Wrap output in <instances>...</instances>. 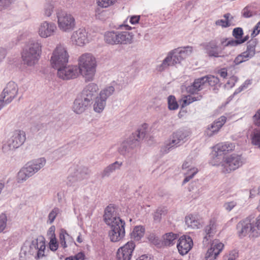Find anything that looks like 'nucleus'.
Segmentation results:
<instances>
[{
  "label": "nucleus",
  "instance_id": "obj_51",
  "mask_svg": "<svg viewBox=\"0 0 260 260\" xmlns=\"http://www.w3.org/2000/svg\"><path fill=\"white\" fill-rule=\"evenodd\" d=\"M237 205V202L235 201L228 202L224 204V208L228 211H231Z\"/></svg>",
  "mask_w": 260,
  "mask_h": 260
},
{
  "label": "nucleus",
  "instance_id": "obj_61",
  "mask_svg": "<svg viewBox=\"0 0 260 260\" xmlns=\"http://www.w3.org/2000/svg\"><path fill=\"white\" fill-rule=\"evenodd\" d=\"M260 32V22H259L254 27L253 31L251 34L252 37H255Z\"/></svg>",
  "mask_w": 260,
  "mask_h": 260
},
{
  "label": "nucleus",
  "instance_id": "obj_64",
  "mask_svg": "<svg viewBox=\"0 0 260 260\" xmlns=\"http://www.w3.org/2000/svg\"><path fill=\"white\" fill-rule=\"evenodd\" d=\"M255 194H260V186L258 188H253L250 191V197L252 198Z\"/></svg>",
  "mask_w": 260,
  "mask_h": 260
},
{
  "label": "nucleus",
  "instance_id": "obj_35",
  "mask_svg": "<svg viewBox=\"0 0 260 260\" xmlns=\"http://www.w3.org/2000/svg\"><path fill=\"white\" fill-rule=\"evenodd\" d=\"M168 213L166 207H159L153 214V219L156 222H160L162 216H165Z\"/></svg>",
  "mask_w": 260,
  "mask_h": 260
},
{
  "label": "nucleus",
  "instance_id": "obj_48",
  "mask_svg": "<svg viewBox=\"0 0 260 260\" xmlns=\"http://www.w3.org/2000/svg\"><path fill=\"white\" fill-rule=\"evenodd\" d=\"M7 216L5 214L0 215V233L3 232L6 226Z\"/></svg>",
  "mask_w": 260,
  "mask_h": 260
},
{
  "label": "nucleus",
  "instance_id": "obj_26",
  "mask_svg": "<svg viewBox=\"0 0 260 260\" xmlns=\"http://www.w3.org/2000/svg\"><path fill=\"white\" fill-rule=\"evenodd\" d=\"M185 223L188 228L192 229H198L202 226L201 221L196 216L192 214L185 217Z\"/></svg>",
  "mask_w": 260,
  "mask_h": 260
},
{
  "label": "nucleus",
  "instance_id": "obj_13",
  "mask_svg": "<svg viewBox=\"0 0 260 260\" xmlns=\"http://www.w3.org/2000/svg\"><path fill=\"white\" fill-rule=\"evenodd\" d=\"M223 247V243L217 239L214 240L205 254V260H216Z\"/></svg>",
  "mask_w": 260,
  "mask_h": 260
},
{
  "label": "nucleus",
  "instance_id": "obj_8",
  "mask_svg": "<svg viewBox=\"0 0 260 260\" xmlns=\"http://www.w3.org/2000/svg\"><path fill=\"white\" fill-rule=\"evenodd\" d=\"M57 24L59 28L62 31H69L74 28L75 20L70 14L65 12L57 13Z\"/></svg>",
  "mask_w": 260,
  "mask_h": 260
},
{
  "label": "nucleus",
  "instance_id": "obj_10",
  "mask_svg": "<svg viewBox=\"0 0 260 260\" xmlns=\"http://www.w3.org/2000/svg\"><path fill=\"white\" fill-rule=\"evenodd\" d=\"M237 229L239 236L243 237L247 234L250 233L253 237H257V232L254 224V221L250 219L246 218L239 222Z\"/></svg>",
  "mask_w": 260,
  "mask_h": 260
},
{
  "label": "nucleus",
  "instance_id": "obj_30",
  "mask_svg": "<svg viewBox=\"0 0 260 260\" xmlns=\"http://www.w3.org/2000/svg\"><path fill=\"white\" fill-rule=\"evenodd\" d=\"M202 98V96L200 95L198 96H192L191 95H184L180 101L181 107H185L192 102L199 101Z\"/></svg>",
  "mask_w": 260,
  "mask_h": 260
},
{
  "label": "nucleus",
  "instance_id": "obj_43",
  "mask_svg": "<svg viewBox=\"0 0 260 260\" xmlns=\"http://www.w3.org/2000/svg\"><path fill=\"white\" fill-rule=\"evenodd\" d=\"M238 256V252L235 250H233L232 251H230L229 253L225 254L223 257V259L236 260Z\"/></svg>",
  "mask_w": 260,
  "mask_h": 260
},
{
  "label": "nucleus",
  "instance_id": "obj_50",
  "mask_svg": "<svg viewBox=\"0 0 260 260\" xmlns=\"http://www.w3.org/2000/svg\"><path fill=\"white\" fill-rule=\"evenodd\" d=\"M190 171L192 172V174L191 175H185L186 176L185 179L183 181V184L188 182L191 179H192L194 176L198 173V169H191Z\"/></svg>",
  "mask_w": 260,
  "mask_h": 260
},
{
  "label": "nucleus",
  "instance_id": "obj_40",
  "mask_svg": "<svg viewBox=\"0 0 260 260\" xmlns=\"http://www.w3.org/2000/svg\"><path fill=\"white\" fill-rule=\"evenodd\" d=\"M203 78H205L204 80V84L208 83L209 85L211 86H215L219 83V79L212 75H209L207 76L203 77Z\"/></svg>",
  "mask_w": 260,
  "mask_h": 260
},
{
  "label": "nucleus",
  "instance_id": "obj_11",
  "mask_svg": "<svg viewBox=\"0 0 260 260\" xmlns=\"http://www.w3.org/2000/svg\"><path fill=\"white\" fill-rule=\"evenodd\" d=\"M114 91V87L113 86H109L101 91L99 96L96 98L93 106L94 110L95 112L100 113L103 110L106 105L107 98L111 95Z\"/></svg>",
  "mask_w": 260,
  "mask_h": 260
},
{
  "label": "nucleus",
  "instance_id": "obj_4",
  "mask_svg": "<svg viewBox=\"0 0 260 260\" xmlns=\"http://www.w3.org/2000/svg\"><path fill=\"white\" fill-rule=\"evenodd\" d=\"M45 247V243L44 241L35 239L32 240L31 243H25L23 245L20 254L27 255L37 254L38 258H40L44 255Z\"/></svg>",
  "mask_w": 260,
  "mask_h": 260
},
{
  "label": "nucleus",
  "instance_id": "obj_24",
  "mask_svg": "<svg viewBox=\"0 0 260 260\" xmlns=\"http://www.w3.org/2000/svg\"><path fill=\"white\" fill-rule=\"evenodd\" d=\"M204 80L205 78H200L194 80L192 84L187 87V92L193 94L203 89L205 86Z\"/></svg>",
  "mask_w": 260,
  "mask_h": 260
},
{
  "label": "nucleus",
  "instance_id": "obj_37",
  "mask_svg": "<svg viewBox=\"0 0 260 260\" xmlns=\"http://www.w3.org/2000/svg\"><path fill=\"white\" fill-rule=\"evenodd\" d=\"M177 52L180 55L182 59L190 55L192 52V47L187 46L182 48H177Z\"/></svg>",
  "mask_w": 260,
  "mask_h": 260
},
{
  "label": "nucleus",
  "instance_id": "obj_7",
  "mask_svg": "<svg viewBox=\"0 0 260 260\" xmlns=\"http://www.w3.org/2000/svg\"><path fill=\"white\" fill-rule=\"evenodd\" d=\"M25 140V134L23 131H15L11 137L3 145V150L6 152L20 146Z\"/></svg>",
  "mask_w": 260,
  "mask_h": 260
},
{
  "label": "nucleus",
  "instance_id": "obj_45",
  "mask_svg": "<svg viewBox=\"0 0 260 260\" xmlns=\"http://www.w3.org/2000/svg\"><path fill=\"white\" fill-rule=\"evenodd\" d=\"M60 213L59 209L57 208H54L49 214L48 215V222L50 224L52 223L54 219H55L56 216Z\"/></svg>",
  "mask_w": 260,
  "mask_h": 260
},
{
  "label": "nucleus",
  "instance_id": "obj_16",
  "mask_svg": "<svg viewBox=\"0 0 260 260\" xmlns=\"http://www.w3.org/2000/svg\"><path fill=\"white\" fill-rule=\"evenodd\" d=\"M57 27L54 23L44 21L40 25L38 32L41 37L46 38L53 35Z\"/></svg>",
  "mask_w": 260,
  "mask_h": 260
},
{
  "label": "nucleus",
  "instance_id": "obj_36",
  "mask_svg": "<svg viewBox=\"0 0 260 260\" xmlns=\"http://www.w3.org/2000/svg\"><path fill=\"white\" fill-rule=\"evenodd\" d=\"M121 164H111L109 165L103 172L102 177L103 178L108 177L116 169H119Z\"/></svg>",
  "mask_w": 260,
  "mask_h": 260
},
{
  "label": "nucleus",
  "instance_id": "obj_18",
  "mask_svg": "<svg viewBox=\"0 0 260 260\" xmlns=\"http://www.w3.org/2000/svg\"><path fill=\"white\" fill-rule=\"evenodd\" d=\"M71 41L73 44L83 46L88 43L87 32L84 28H80L74 32L71 37Z\"/></svg>",
  "mask_w": 260,
  "mask_h": 260
},
{
  "label": "nucleus",
  "instance_id": "obj_34",
  "mask_svg": "<svg viewBox=\"0 0 260 260\" xmlns=\"http://www.w3.org/2000/svg\"><path fill=\"white\" fill-rule=\"evenodd\" d=\"M257 42L255 40H251L248 42L247 49L244 53L246 55L248 56L249 58L252 57L255 54V47Z\"/></svg>",
  "mask_w": 260,
  "mask_h": 260
},
{
  "label": "nucleus",
  "instance_id": "obj_52",
  "mask_svg": "<svg viewBox=\"0 0 260 260\" xmlns=\"http://www.w3.org/2000/svg\"><path fill=\"white\" fill-rule=\"evenodd\" d=\"M215 24L217 26H221L222 27H227L230 26L231 23L229 20L220 19L216 21Z\"/></svg>",
  "mask_w": 260,
  "mask_h": 260
},
{
  "label": "nucleus",
  "instance_id": "obj_9",
  "mask_svg": "<svg viewBox=\"0 0 260 260\" xmlns=\"http://www.w3.org/2000/svg\"><path fill=\"white\" fill-rule=\"evenodd\" d=\"M43 166V164H26L18 173L16 179L17 182L20 183L25 181Z\"/></svg>",
  "mask_w": 260,
  "mask_h": 260
},
{
  "label": "nucleus",
  "instance_id": "obj_54",
  "mask_svg": "<svg viewBox=\"0 0 260 260\" xmlns=\"http://www.w3.org/2000/svg\"><path fill=\"white\" fill-rule=\"evenodd\" d=\"M206 50L211 49H217V43L215 41H212L207 43L205 46Z\"/></svg>",
  "mask_w": 260,
  "mask_h": 260
},
{
  "label": "nucleus",
  "instance_id": "obj_41",
  "mask_svg": "<svg viewBox=\"0 0 260 260\" xmlns=\"http://www.w3.org/2000/svg\"><path fill=\"white\" fill-rule=\"evenodd\" d=\"M168 108L170 110H175L178 108V104L176 98L173 95H170L168 98Z\"/></svg>",
  "mask_w": 260,
  "mask_h": 260
},
{
  "label": "nucleus",
  "instance_id": "obj_62",
  "mask_svg": "<svg viewBox=\"0 0 260 260\" xmlns=\"http://www.w3.org/2000/svg\"><path fill=\"white\" fill-rule=\"evenodd\" d=\"M140 16L135 15L130 17L129 22L132 24H136L138 23L140 20Z\"/></svg>",
  "mask_w": 260,
  "mask_h": 260
},
{
  "label": "nucleus",
  "instance_id": "obj_17",
  "mask_svg": "<svg viewBox=\"0 0 260 260\" xmlns=\"http://www.w3.org/2000/svg\"><path fill=\"white\" fill-rule=\"evenodd\" d=\"M235 148V145L233 143L229 142L220 143L213 147V155L215 156L224 155L233 151Z\"/></svg>",
  "mask_w": 260,
  "mask_h": 260
},
{
  "label": "nucleus",
  "instance_id": "obj_22",
  "mask_svg": "<svg viewBox=\"0 0 260 260\" xmlns=\"http://www.w3.org/2000/svg\"><path fill=\"white\" fill-rule=\"evenodd\" d=\"M216 222L214 219L210 220L209 223L207 225L204 230L205 236L203 239V244H208L210 238L213 236L216 231Z\"/></svg>",
  "mask_w": 260,
  "mask_h": 260
},
{
  "label": "nucleus",
  "instance_id": "obj_42",
  "mask_svg": "<svg viewBox=\"0 0 260 260\" xmlns=\"http://www.w3.org/2000/svg\"><path fill=\"white\" fill-rule=\"evenodd\" d=\"M246 53L244 52L241 54L238 55L234 60V63L235 64L238 65L242 63L243 62L246 61L250 59L248 56L246 55Z\"/></svg>",
  "mask_w": 260,
  "mask_h": 260
},
{
  "label": "nucleus",
  "instance_id": "obj_57",
  "mask_svg": "<svg viewBox=\"0 0 260 260\" xmlns=\"http://www.w3.org/2000/svg\"><path fill=\"white\" fill-rule=\"evenodd\" d=\"M10 103V102H7V98H5L3 94H0V110Z\"/></svg>",
  "mask_w": 260,
  "mask_h": 260
},
{
  "label": "nucleus",
  "instance_id": "obj_6",
  "mask_svg": "<svg viewBox=\"0 0 260 260\" xmlns=\"http://www.w3.org/2000/svg\"><path fill=\"white\" fill-rule=\"evenodd\" d=\"M190 135V132L187 131L179 130L176 131L173 134L171 139L166 143L162 151L165 153L168 152L170 149L176 147L181 143L186 141Z\"/></svg>",
  "mask_w": 260,
  "mask_h": 260
},
{
  "label": "nucleus",
  "instance_id": "obj_47",
  "mask_svg": "<svg viewBox=\"0 0 260 260\" xmlns=\"http://www.w3.org/2000/svg\"><path fill=\"white\" fill-rule=\"evenodd\" d=\"M49 243V248L51 250L53 251H56L58 248V243L56 241V238H50Z\"/></svg>",
  "mask_w": 260,
  "mask_h": 260
},
{
  "label": "nucleus",
  "instance_id": "obj_32",
  "mask_svg": "<svg viewBox=\"0 0 260 260\" xmlns=\"http://www.w3.org/2000/svg\"><path fill=\"white\" fill-rule=\"evenodd\" d=\"M98 87L97 85L91 83L88 84L84 89L83 94L86 96L85 98L90 99V101L92 100V97L98 90Z\"/></svg>",
  "mask_w": 260,
  "mask_h": 260
},
{
  "label": "nucleus",
  "instance_id": "obj_56",
  "mask_svg": "<svg viewBox=\"0 0 260 260\" xmlns=\"http://www.w3.org/2000/svg\"><path fill=\"white\" fill-rule=\"evenodd\" d=\"M183 170H186V172L185 173V175H191L192 174V172L190 171L191 169H197L196 168L191 167L190 165H189V164H183L182 166Z\"/></svg>",
  "mask_w": 260,
  "mask_h": 260
},
{
  "label": "nucleus",
  "instance_id": "obj_31",
  "mask_svg": "<svg viewBox=\"0 0 260 260\" xmlns=\"http://www.w3.org/2000/svg\"><path fill=\"white\" fill-rule=\"evenodd\" d=\"M250 141L252 145L260 149V128L254 129L250 134Z\"/></svg>",
  "mask_w": 260,
  "mask_h": 260
},
{
  "label": "nucleus",
  "instance_id": "obj_39",
  "mask_svg": "<svg viewBox=\"0 0 260 260\" xmlns=\"http://www.w3.org/2000/svg\"><path fill=\"white\" fill-rule=\"evenodd\" d=\"M117 0H96L98 7L101 8H107L114 5Z\"/></svg>",
  "mask_w": 260,
  "mask_h": 260
},
{
  "label": "nucleus",
  "instance_id": "obj_28",
  "mask_svg": "<svg viewBox=\"0 0 260 260\" xmlns=\"http://www.w3.org/2000/svg\"><path fill=\"white\" fill-rule=\"evenodd\" d=\"M223 173H230L240 167L239 164H215Z\"/></svg>",
  "mask_w": 260,
  "mask_h": 260
},
{
  "label": "nucleus",
  "instance_id": "obj_33",
  "mask_svg": "<svg viewBox=\"0 0 260 260\" xmlns=\"http://www.w3.org/2000/svg\"><path fill=\"white\" fill-rule=\"evenodd\" d=\"M145 233V229L142 226H135L131 233V238L135 240L138 241L143 237Z\"/></svg>",
  "mask_w": 260,
  "mask_h": 260
},
{
  "label": "nucleus",
  "instance_id": "obj_44",
  "mask_svg": "<svg viewBox=\"0 0 260 260\" xmlns=\"http://www.w3.org/2000/svg\"><path fill=\"white\" fill-rule=\"evenodd\" d=\"M248 39V37L246 36L243 39H240V40H229L227 42V43H225V45L226 46H237L239 44H242L246 42Z\"/></svg>",
  "mask_w": 260,
  "mask_h": 260
},
{
  "label": "nucleus",
  "instance_id": "obj_58",
  "mask_svg": "<svg viewBox=\"0 0 260 260\" xmlns=\"http://www.w3.org/2000/svg\"><path fill=\"white\" fill-rule=\"evenodd\" d=\"M55 228L54 226L52 225L51 226L48 231L47 232V236L49 237V238H54L55 237Z\"/></svg>",
  "mask_w": 260,
  "mask_h": 260
},
{
  "label": "nucleus",
  "instance_id": "obj_23",
  "mask_svg": "<svg viewBox=\"0 0 260 260\" xmlns=\"http://www.w3.org/2000/svg\"><path fill=\"white\" fill-rule=\"evenodd\" d=\"M90 104V99L88 98H84V100L76 99L74 103L73 109L77 114H80L83 112Z\"/></svg>",
  "mask_w": 260,
  "mask_h": 260
},
{
  "label": "nucleus",
  "instance_id": "obj_14",
  "mask_svg": "<svg viewBox=\"0 0 260 260\" xmlns=\"http://www.w3.org/2000/svg\"><path fill=\"white\" fill-rule=\"evenodd\" d=\"M135 244L133 241H129L119 248L117 252L118 260H131Z\"/></svg>",
  "mask_w": 260,
  "mask_h": 260
},
{
  "label": "nucleus",
  "instance_id": "obj_53",
  "mask_svg": "<svg viewBox=\"0 0 260 260\" xmlns=\"http://www.w3.org/2000/svg\"><path fill=\"white\" fill-rule=\"evenodd\" d=\"M253 121L255 125L260 126V109L256 111L253 116Z\"/></svg>",
  "mask_w": 260,
  "mask_h": 260
},
{
  "label": "nucleus",
  "instance_id": "obj_59",
  "mask_svg": "<svg viewBox=\"0 0 260 260\" xmlns=\"http://www.w3.org/2000/svg\"><path fill=\"white\" fill-rule=\"evenodd\" d=\"M142 127L143 128V129L138 130V134L137 137H138V138H139V139L142 138L145 136V129L147 127V124H144L142 125Z\"/></svg>",
  "mask_w": 260,
  "mask_h": 260
},
{
  "label": "nucleus",
  "instance_id": "obj_27",
  "mask_svg": "<svg viewBox=\"0 0 260 260\" xmlns=\"http://www.w3.org/2000/svg\"><path fill=\"white\" fill-rule=\"evenodd\" d=\"M178 238V235L170 232L165 234L162 236V243L166 246H171L175 244Z\"/></svg>",
  "mask_w": 260,
  "mask_h": 260
},
{
  "label": "nucleus",
  "instance_id": "obj_2",
  "mask_svg": "<svg viewBox=\"0 0 260 260\" xmlns=\"http://www.w3.org/2000/svg\"><path fill=\"white\" fill-rule=\"evenodd\" d=\"M78 71L87 81L93 80L96 67L95 58L90 53L82 54L78 59Z\"/></svg>",
  "mask_w": 260,
  "mask_h": 260
},
{
  "label": "nucleus",
  "instance_id": "obj_29",
  "mask_svg": "<svg viewBox=\"0 0 260 260\" xmlns=\"http://www.w3.org/2000/svg\"><path fill=\"white\" fill-rule=\"evenodd\" d=\"M118 31H108L105 34V41L109 44H118Z\"/></svg>",
  "mask_w": 260,
  "mask_h": 260
},
{
  "label": "nucleus",
  "instance_id": "obj_46",
  "mask_svg": "<svg viewBox=\"0 0 260 260\" xmlns=\"http://www.w3.org/2000/svg\"><path fill=\"white\" fill-rule=\"evenodd\" d=\"M233 35L237 40L242 39V37L243 35V29L240 27H237L234 29Z\"/></svg>",
  "mask_w": 260,
  "mask_h": 260
},
{
  "label": "nucleus",
  "instance_id": "obj_55",
  "mask_svg": "<svg viewBox=\"0 0 260 260\" xmlns=\"http://www.w3.org/2000/svg\"><path fill=\"white\" fill-rule=\"evenodd\" d=\"M84 255L82 252H79L74 256L67 257L65 260H83Z\"/></svg>",
  "mask_w": 260,
  "mask_h": 260
},
{
  "label": "nucleus",
  "instance_id": "obj_19",
  "mask_svg": "<svg viewBox=\"0 0 260 260\" xmlns=\"http://www.w3.org/2000/svg\"><path fill=\"white\" fill-rule=\"evenodd\" d=\"M193 241L192 239L187 236H181L177 244V248L179 253L182 255L187 254L192 248Z\"/></svg>",
  "mask_w": 260,
  "mask_h": 260
},
{
  "label": "nucleus",
  "instance_id": "obj_63",
  "mask_svg": "<svg viewBox=\"0 0 260 260\" xmlns=\"http://www.w3.org/2000/svg\"><path fill=\"white\" fill-rule=\"evenodd\" d=\"M254 224L257 232V236H258L260 235V215L257 217L256 222H254Z\"/></svg>",
  "mask_w": 260,
  "mask_h": 260
},
{
  "label": "nucleus",
  "instance_id": "obj_3",
  "mask_svg": "<svg viewBox=\"0 0 260 260\" xmlns=\"http://www.w3.org/2000/svg\"><path fill=\"white\" fill-rule=\"evenodd\" d=\"M41 46L38 42H34L28 45L22 53L24 62L31 66L38 62L41 54Z\"/></svg>",
  "mask_w": 260,
  "mask_h": 260
},
{
  "label": "nucleus",
  "instance_id": "obj_49",
  "mask_svg": "<svg viewBox=\"0 0 260 260\" xmlns=\"http://www.w3.org/2000/svg\"><path fill=\"white\" fill-rule=\"evenodd\" d=\"M54 7L51 4H47L44 9V15L47 17H49L51 15L53 11Z\"/></svg>",
  "mask_w": 260,
  "mask_h": 260
},
{
  "label": "nucleus",
  "instance_id": "obj_20",
  "mask_svg": "<svg viewBox=\"0 0 260 260\" xmlns=\"http://www.w3.org/2000/svg\"><path fill=\"white\" fill-rule=\"evenodd\" d=\"M226 121V117L222 116L214 121L207 128L205 134L208 137H211L217 134Z\"/></svg>",
  "mask_w": 260,
  "mask_h": 260
},
{
  "label": "nucleus",
  "instance_id": "obj_12",
  "mask_svg": "<svg viewBox=\"0 0 260 260\" xmlns=\"http://www.w3.org/2000/svg\"><path fill=\"white\" fill-rule=\"evenodd\" d=\"M79 74L78 67L71 66L61 67L57 69V75L59 78L63 80H69L77 78Z\"/></svg>",
  "mask_w": 260,
  "mask_h": 260
},
{
  "label": "nucleus",
  "instance_id": "obj_1",
  "mask_svg": "<svg viewBox=\"0 0 260 260\" xmlns=\"http://www.w3.org/2000/svg\"><path fill=\"white\" fill-rule=\"evenodd\" d=\"M105 223L110 227L109 237L112 242H116L122 240L125 236V222L118 216L117 211L113 206H108L104 215Z\"/></svg>",
  "mask_w": 260,
  "mask_h": 260
},
{
  "label": "nucleus",
  "instance_id": "obj_25",
  "mask_svg": "<svg viewBox=\"0 0 260 260\" xmlns=\"http://www.w3.org/2000/svg\"><path fill=\"white\" fill-rule=\"evenodd\" d=\"M134 35L128 31H118V44H129L133 41Z\"/></svg>",
  "mask_w": 260,
  "mask_h": 260
},
{
  "label": "nucleus",
  "instance_id": "obj_38",
  "mask_svg": "<svg viewBox=\"0 0 260 260\" xmlns=\"http://www.w3.org/2000/svg\"><path fill=\"white\" fill-rule=\"evenodd\" d=\"M68 239H71L70 236L66 231L61 230L59 235V240L61 246L63 248H66L68 246Z\"/></svg>",
  "mask_w": 260,
  "mask_h": 260
},
{
  "label": "nucleus",
  "instance_id": "obj_15",
  "mask_svg": "<svg viewBox=\"0 0 260 260\" xmlns=\"http://www.w3.org/2000/svg\"><path fill=\"white\" fill-rule=\"evenodd\" d=\"M182 60L180 55L177 52V49H174L169 53L162 64L158 68V70L162 71L169 66H173L180 63Z\"/></svg>",
  "mask_w": 260,
  "mask_h": 260
},
{
  "label": "nucleus",
  "instance_id": "obj_21",
  "mask_svg": "<svg viewBox=\"0 0 260 260\" xmlns=\"http://www.w3.org/2000/svg\"><path fill=\"white\" fill-rule=\"evenodd\" d=\"M18 90L17 85L14 82H10L7 84L1 94H3L5 98H7V102H11L17 95Z\"/></svg>",
  "mask_w": 260,
  "mask_h": 260
},
{
  "label": "nucleus",
  "instance_id": "obj_60",
  "mask_svg": "<svg viewBox=\"0 0 260 260\" xmlns=\"http://www.w3.org/2000/svg\"><path fill=\"white\" fill-rule=\"evenodd\" d=\"M209 56H213L215 57H218L219 56V52L217 49H211L206 50Z\"/></svg>",
  "mask_w": 260,
  "mask_h": 260
},
{
  "label": "nucleus",
  "instance_id": "obj_5",
  "mask_svg": "<svg viewBox=\"0 0 260 260\" xmlns=\"http://www.w3.org/2000/svg\"><path fill=\"white\" fill-rule=\"evenodd\" d=\"M69 60V54L66 48L61 45L57 46L52 53L50 62L53 68L58 69L66 66Z\"/></svg>",
  "mask_w": 260,
  "mask_h": 260
}]
</instances>
